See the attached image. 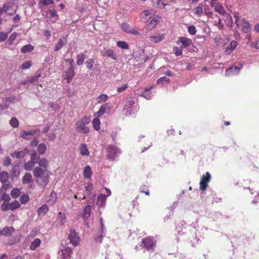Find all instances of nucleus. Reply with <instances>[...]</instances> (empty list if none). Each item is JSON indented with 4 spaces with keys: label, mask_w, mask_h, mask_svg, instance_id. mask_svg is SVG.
Instances as JSON below:
<instances>
[{
    "label": "nucleus",
    "mask_w": 259,
    "mask_h": 259,
    "mask_svg": "<svg viewBox=\"0 0 259 259\" xmlns=\"http://www.w3.org/2000/svg\"><path fill=\"white\" fill-rule=\"evenodd\" d=\"M186 223L183 221L176 226V230L179 236L186 235L185 239L190 242L192 247H195L201 242L200 239L197 237L196 230L194 233L188 231L186 226Z\"/></svg>",
    "instance_id": "1"
},
{
    "label": "nucleus",
    "mask_w": 259,
    "mask_h": 259,
    "mask_svg": "<svg viewBox=\"0 0 259 259\" xmlns=\"http://www.w3.org/2000/svg\"><path fill=\"white\" fill-rule=\"evenodd\" d=\"M33 174L35 178L37 185L41 189H45L50 181L51 172L49 169H41L36 167L33 170Z\"/></svg>",
    "instance_id": "2"
},
{
    "label": "nucleus",
    "mask_w": 259,
    "mask_h": 259,
    "mask_svg": "<svg viewBox=\"0 0 259 259\" xmlns=\"http://www.w3.org/2000/svg\"><path fill=\"white\" fill-rule=\"evenodd\" d=\"M73 248L70 246V243H68V240L62 241L58 251V259H71Z\"/></svg>",
    "instance_id": "3"
},
{
    "label": "nucleus",
    "mask_w": 259,
    "mask_h": 259,
    "mask_svg": "<svg viewBox=\"0 0 259 259\" xmlns=\"http://www.w3.org/2000/svg\"><path fill=\"white\" fill-rule=\"evenodd\" d=\"M140 245L147 251L153 252L156 246V241L153 237H146L142 239Z\"/></svg>",
    "instance_id": "4"
},
{
    "label": "nucleus",
    "mask_w": 259,
    "mask_h": 259,
    "mask_svg": "<svg viewBox=\"0 0 259 259\" xmlns=\"http://www.w3.org/2000/svg\"><path fill=\"white\" fill-rule=\"evenodd\" d=\"M138 104L134 100H128L126 101L123 109L125 111L126 115H130L134 114L138 110Z\"/></svg>",
    "instance_id": "5"
},
{
    "label": "nucleus",
    "mask_w": 259,
    "mask_h": 259,
    "mask_svg": "<svg viewBox=\"0 0 259 259\" xmlns=\"http://www.w3.org/2000/svg\"><path fill=\"white\" fill-rule=\"evenodd\" d=\"M121 150L114 145H110L108 146L107 150V156L108 159L114 160L116 157L121 154Z\"/></svg>",
    "instance_id": "6"
},
{
    "label": "nucleus",
    "mask_w": 259,
    "mask_h": 259,
    "mask_svg": "<svg viewBox=\"0 0 259 259\" xmlns=\"http://www.w3.org/2000/svg\"><path fill=\"white\" fill-rule=\"evenodd\" d=\"M211 179V175L208 172H206L205 175H203L201 178L200 182V189L202 191L201 195L204 194V191L208 187V183Z\"/></svg>",
    "instance_id": "7"
},
{
    "label": "nucleus",
    "mask_w": 259,
    "mask_h": 259,
    "mask_svg": "<svg viewBox=\"0 0 259 259\" xmlns=\"http://www.w3.org/2000/svg\"><path fill=\"white\" fill-rule=\"evenodd\" d=\"M68 243H70V246L74 247L77 246L79 242V237L74 230H71L69 235Z\"/></svg>",
    "instance_id": "8"
},
{
    "label": "nucleus",
    "mask_w": 259,
    "mask_h": 259,
    "mask_svg": "<svg viewBox=\"0 0 259 259\" xmlns=\"http://www.w3.org/2000/svg\"><path fill=\"white\" fill-rule=\"evenodd\" d=\"M40 130L38 128L29 131L22 130L20 132V136L21 138L26 140L30 139V136H33L35 135H39Z\"/></svg>",
    "instance_id": "9"
},
{
    "label": "nucleus",
    "mask_w": 259,
    "mask_h": 259,
    "mask_svg": "<svg viewBox=\"0 0 259 259\" xmlns=\"http://www.w3.org/2000/svg\"><path fill=\"white\" fill-rule=\"evenodd\" d=\"M242 68V65H240V66H238L235 65H233L226 70L225 76H230L238 75Z\"/></svg>",
    "instance_id": "10"
},
{
    "label": "nucleus",
    "mask_w": 259,
    "mask_h": 259,
    "mask_svg": "<svg viewBox=\"0 0 259 259\" xmlns=\"http://www.w3.org/2000/svg\"><path fill=\"white\" fill-rule=\"evenodd\" d=\"M122 29L126 33L138 35L139 34V31L135 28L132 27L126 23H123L121 25Z\"/></svg>",
    "instance_id": "11"
},
{
    "label": "nucleus",
    "mask_w": 259,
    "mask_h": 259,
    "mask_svg": "<svg viewBox=\"0 0 259 259\" xmlns=\"http://www.w3.org/2000/svg\"><path fill=\"white\" fill-rule=\"evenodd\" d=\"M153 14L151 10H145L142 11L140 14L141 22H147L153 18Z\"/></svg>",
    "instance_id": "12"
},
{
    "label": "nucleus",
    "mask_w": 259,
    "mask_h": 259,
    "mask_svg": "<svg viewBox=\"0 0 259 259\" xmlns=\"http://www.w3.org/2000/svg\"><path fill=\"white\" fill-rule=\"evenodd\" d=\"M160 20V17L158 16H154L151 20L145 25L147 30L150 31L154 28Z\"/></svg>",
    "instance_id": "13"
},
{
    "label": "nucleus",
    "mask_w": 259,
    "mask_h": 259,
    "mask_svg": "<svg viewBox=\"0 0 259 259\" xmlns=\"http://www.w3.org/2000/svg\"><path fill=\"white\" fill-rule=\"evenodd\" d=\"M85 125L79 121H77L75 125L76 131L84 134H88L90 132V130Z\"/></svg>",
    "instance_id": "14"
},
{
    "label": "nucleus",
    "mask_w": 259,
    "mask_h": 259,
    "mask_svg": "<svg viewBox=\"0 0 259 259\" xmlns=\"http://www.w3.org/2000/svg\"><path fill=\"white\" fill-rule=\"evenodd\" d=\"M110 106L109 103H104L102 104L98 112L94 114L95 117H100L103 115L107 110H110Z\"/></svg>",
    "instance_id": "15"
},
{
    "label": "nucleus",
    "mask_w": 259,
    "mask_h": 259,
    "mask_svg": "<svg viewBox=\"0 0 259 259\" xmlns=\"http://www.w3.org/2000/svg\"><path fill=\"white\" fill-rule=\"evenodd\" d=\"M215 12L222 15L223 16H227L228 17H230L231 19V24L233 23V20L231 15L229 14H228L226 11L225 10L224 8L223 7L222 5L220 4H217V5L214 8Z\"/></svg>",
    "instance_id": "16"
},
{
    "label": "nucleus",
    "mask_w": 259,
    "mask_h": 259,
    "mask_svg": "<svg viewBox=\"0 0 259 259\" xmlns=\"http://www.w3.org/2000/svg\"><path fill=\"white\" fill-rule=\"evenodd\" d=\"M28 150L27 148H25L21 151H15L14 152L11 154V156L12 157H15L16 158H23L28 153Z\"/></svg>",
    "instance_id": "17"
},
{
    "label": "nucleus",
    "mask_w": 259,
    "mask_h": 259,
    "mask_svg": "<svg viewBox=\"0 0 259 259\" xmlns=\"http://www.w3.org/2000/svg\"><path fill=\"white\" fill-rule=\"evenodd\" d=\"M155 88V86H151L148 88H146L144 90V92L140 95L141 97H143L146 100H151L152 97L154 96L151 90Z\"/></svg>",
    "instance_id": "18"
},
{
    "label": "nucleus",
    "mask_w": 259,
    "mask_h": 259,
    "mask_svg": "<svg viewBox=\"0 0 259 259\" xmlns=\"http://www.w3.org/2000/svg\"><path fill=\"white\" fill-rule=\"evenodd\" d=\"M14 231V228L12 227H5L0 231V235L6 237H10Z\"/></svg>",
    "instance_id": "19"
},
{
    "label": "nucleus",
    "mask_w": 259,
    "mask_h": 259,
    "mask_svg": "<svg viewBox=\"0 0 259 259\" xmlns=\"http://www.w3.org/2000/svg\"><path fill=\"white\" fill-rule=\"evenodd\" d=\"M107 198V196L105 194H100L97 197V200L96 202L97 205L99 207L104 206L106 204Z\"/></svg>",
    "instance_id": "20"
},
{
    "label": "nucleus",
    "mask_w": 259,
    "mask_h": 259,
    "mask_svg": "<svg viewBox=\"0 0 259 259\" xmlns=\"http://www.w3.org/2000/svg\"><path fill=\"white\" fill-rule=\"evenodd\" d=\"M80 154L82 156H88L90 155V151L85 143L80 144L79 147Z\"/></svg>",
    "instance_id": "21"
},
{
    "label": "nucleus",
    "mask_w": 259,
    "mask_h": 259,
    "mask_svg": "<svg viewBox=\"0 0 259 259\" xmlns=\"http://www.w3.org/2000/svg\"><path fill=\"white\" fill-rule=\"evenodd\" d=\"M237 42L236 40H232L225 49V53L230 54L237 47Z\"/></svg>",
    "instance_id": "22"
},
{
    "label": "nucleus",
    "mask_w": 259,
    "mask_h": 259,
    "mask_svg": "<svg viewBox=\"0 0 259 259\" xmlns=\"http://www.w3.org/2000/svg\"><path fill=\"white\" fill-rule=\"evenodd\" d=\"M22 183L24 185L33 183L32 176L30 173L26 172L22 178Z\"/></svg>",
    "instance_id": "23"
},
{
    "label": "nucleus",
    "mask_w": 259,
    "mask_h": 259,
    "mask_svg": "<svg viewBox=\"0 0 259 259\" xmlns=\"http://www.w3.org/2000/svg\"><path fill=\"white\" fill-rule=\"evenodd\" d=\"M242 31L243 33H247L250 30V25L249 23L246 21L244 19L242 20Z\"/></svg>",
    "instance_id": "24"
},
{
    "label": "nucleus",
    "mask_w": 259,
    "mask_h": 259,
    "mask_svg": "<svg viewBox=\"0 0 259 259\" xmlns=\"http://www.w3.org/2000/svg\"><path fill=\"white\" fill-rule=\"evenodd\" d=\"M67 39L66 37H63V38H59L58 41V43L55 47V51L57 52L64 45L66 42Z\"/></svg>",
    "instance_id": "25"
},
{
    "label": "nucleus",
    "mask_w": 259,
    "mask_h": 259,
    "mask_svg": "<svg viewBox=\"0 0 259 259\" xmlns=\"http://www.w3.org/2000/svg\"><path fill=\"white\" fill-rule=\"evenodd\" d=\"M153 6L155 8L163 9L167 5L164 2H161V0H152V1Z\"/></svg>",
    "instance_id": "26"
},
{
    "label": "nucleus",
    "mask_w": 259,
    "mask_h": 259,
    "mask_svg": "<svg viewBox=\"0 0 259 259\" xmlns=\"http://www.w3.org/2000/svg\"><path fill=\"white\" fill-rule=\"evenodd\" d=\"M83 176L85 179H90L92 176V171L90 166L87 165L84 167Z\"/></svg>",
    "instance_id": "27"
},
{
    "label": "nucleus",
    "mask_w": 259,
    "mask_h": 259,
    "mask_svg": "<svg viewBox=\"0 0 259 259\" xmlns=\"http://www.w3.org/2000/svg\"><path fill=\"white\" fill-rule=\"evenodd\" d=\"M39 154L35 150H32L30 154V160L32 161L35 164L37 163L40 158Z\"/></svg>",
    "instance_id": "28"
},
{
    "label": "nucleus",
    "mask_w": 259,
    "mask_h": 259,
    "mask_svg": "<svg viewBox=\"0 0 259 259\" xmlns=\"http://www.w3.org/2000/svg\"><path fill=\"white\" fill-rule=\"evenodd\" d=\"M91 206L90 205H87L82 211V217L84 219L87 220L91 215Z\"/></svg>",
    "instance_id": "29"
},
{
    "label": "nucleus",
    "mask_w": 259,
    "mask_h": 259,
    "mask_svg": "<svg viewBox=\"0 0 259 259\" xmlns=\"http://www.w3.org/2000/svg\"><path fill=\"white\" fill-rule=\"evenodd\" d=\"M179 40L184 47H189L192 44V40L186 37H180Z\"/></svg>",
    "instance_id": "30"
},
{
    "label": "nucleus",
    "mask_w": 259,
    "mask_h": 259,
    "mask_svg": "<svg viewBox=\"0 0 259 259\" xmlns=\"http://www.w3.org/2000/svg\"><path fill=\"white\" fill-rule=\"evenodd\" d=\"M10 177L12 179H13L15 177H18L20 174V172L19 170V167H16L12 168L11 170L10 171Z\"/></svg>",
    "instance_id": "31"
},
{
    "label": "nucleus",
    "mask_w": 259,
    "mask_h": 259,
    "mask_svg": "<svg viewBox=\"0 0 259 259\" xmlns=\"http://www.w3.org/2000/svg\"><path fill=\"white\" fill-rule=\"evenodd\" d=\"M93 189V185L91 183L88 184V185L85 187L84 194L82 199H84L88 195H90Z\"/></svg>",
    "instance_id": "32"
},
{
    "label": "nucleus",
    "mask_w": 259,
    "mask_h": 259,
    "mask_svg": "<svg viewBox=\"0 0 259 259\" xmlns=\"http://www.w3.org/2000/svg\"><path fill=\"white\" fill-rule=\"evenodd\" d=\"M34 46L31 44H28L23 46L21 49V51L23 54H26L32 51L34 49Z\"/></svg>",
    "instance_id": "33"
},
{
    "label": "nucleus",
    "mask_w": 259,
    "mask_h": 259,
    "mask_svg": "<svg viewBox=\"0 0 259 259\" xmlns=\"http://www.w3.org/2000/svg\"><path fill=\"white\" fill-rule=\"evenodd\" d=\"M9 174L6 171H3L0 173V181L2 184L8 182Z\"/></svg>",
    "instance_id": "34"
},
{
    "label": "nucleus",
    "mask_w": 259,
    "mask_h": 259,
    "mask_svg": "<svg viewBox=\"0 0 259 259\" xmlns=\"http://www.w3.org/2000/svg\"><path fill=\"white\" fill-rule=\"evenodd\" d=\"M85 59V55L83 53H81L78 54L76 57V63L77 65L80 66L82 65Z\"/></svg>",
    "instance_id": "35"
},
{
    "label": "nucleus",
    "mask_w": 259,
    "mask_h": 259,
    "mask_svg": "<svg viewBox=\"0 0 259 259\" xmlns=\"http://www.w3.org/2000/svg\"><path fill=\"white\" fill-rule=\"evenodd\" d=\"M48 210H49V207H48V205L46 204H44L38 208L37 213L39 215H45L48 212Z\"/></svg>",
    "instance_id": "36"
},
{
    "label": "nucleus",
    "mask_w": 259,
    "mask_h": 259,
    "mask_svg": "<svg viewBox=\"0 0 259 259\" xmlns=\"http://www.w3.org/2000/svg\"><path fill=\"white\" fill-rule=\"evenodd\" d=\"M34 165L35 163L30 160L24 163V168L27 171H31L34 168Z\"/></svg>",
    "instance_id": "37"
},
{
    "label": "nucleus",
    "mask_w": 259,
    "mask_h": 259,
    "mask_svg": "<svg viewBox=\"0 0 259 259\" xmlns=\"http://www.w3.org/2000/svg\"><path fill=\"white\" fill-rule=\"evenodd\" d=\"M109 99V96L107 94H102L97 98L98 103L101 104L106 102Z\"/></svg>",
    "instance_id": "38"
},
{
    "label": "nucleus",
    "mask_w": 259,
    "mask_h": 259,
    "mask_svg": "<svg viewBox=\"0 0 259 259\" xmlns=\"http://www.w3.org/2000/svg\"><path fill=\"white\" fill-rule=\"evenodd\" d=\"M38 164V165L39 167H41V169H48V160L46 158H42L40 159L38 161V162L37 163Z\"/></svg>",
    "instance_id": "39"
},
{
    "label": "nucleus",
    "mask_w": 259,
    "mask_h": 259,
    "mask_svg": "<svg viewBox=\"0 0 259 259\" xmlns=\"http://www.w3.org/2000/svg\"><path fill=\"white\" fill-rule=\"evenodd\" d=\"M41 241L38 238L35 239L31 243L30 245V249L32 250H34L39 246Z\"/></svg>",
    "instance_id": "40"
},
{
    "label": "nucleus",
    "mask_w": 259,
    "mask_h": 259,
    "mask_svg": "<svg viewBox=\"0 0 259 259\" xmlns=\"http://www.w3.org/2000/svg\"><path fill=\"white\" fill-rule=\"evenodd\" d=\"M57 199V193L55 191H52L50 196L48 202L50 204L53 205L56 203Z\"/></svg>",
    "instance_id": "41"
},
{
    "label": "nucleus",
    "mask_w": 259,
    "mask_h": 259,
    "mask_svg": "<svg viewBox=\"0 0 259 259\" xmlns=\"http://www.w3.org/2000/svg\"><path fill=\"white\" fill-rule=\"evenodd\" d=\"M104 56L110 57L115 60L117 59V57L116 55L114 54V51L111 49L107 50L104 54Z\"/></svg>",
    "instance_id": "42"
},
{
    "label": "nucleus",
    "mask_w": 259,
    "mask_h": 259,
    "mask_svg": "<svg viewBox=\"0 0 259 259\" xmlns=\"http://www.w3.org/2000/svg\"><path fill=\"white\" fill-rule=\"evenodd\" d=\"M99 117H97L95 118L93 121L92 124L93 127L96 131H99L100 128V123L101 122L100 121V119L98 118Z\"/></svg>",
    "instance_id": "43"
},
{
    "label": "nucleus",
    "mask_w": 259,
    "mask_h": 259,
    "mask_svg": "<svg viewBox=\"0 0 259 259\" xmlns=\"http://www.w3.org/2000/svg\"><path fill=\"white\" fill-rule=\"evenodd\" d=\"M9 123L13 128H17L19 126V121L18 119L15 117H13L9 121Z\"/></svg>",
    "instance_id": "44"
},
{
    "label": "nucleus",
    "mask_w": 259,
    "mask_h": 259,
    "mask_svg": "<svg viewBox=\"0 0 259 259\" xmlns=\"http://www.w3.org/2000/svg\"><path fill=\"white\" fill-rule=\"evenodd\" d=\"M160 71L162 74L168 76H173L174 73H172L167 67H163L160 68Z\"/></svg>",
    "instance_id": "45"
},
{
    "label": "nucleus",
    "mask_w": 259,
    "mask_h": 259,
    "mask_svg": "<svg viewBox=\"0 0 259 259\" xmlns=\"http://www.w3.org/2000/svg\"><path fill=\"white\" fill-rule=\"evenodd\" d=\"M47 149L46 145L44 143H40L38 145L37 151L39 154H44Z\"/></svg>",
    "instance_id": "46"
},
{
    "label": "nucleus",
    "mask_w": 259,
    "mask_h": 259,
    "mask_svg": "<svg viewBox=\"0 0 259 259\" xmlns=\"http://www.w3.org/2000/svg\"><path fill=\"white\" fill-rule=\"evenodd\" d=\"M106 233H103L100 232L99 234H97L95 238V241L96 242L98 243H101L103 238L105 236Z\"/></svg>",
    "instance_id": "47"
},
{
    "label": "nucleus",
    "mask_w": 259,
    "mask_h": 259,
    "mask_svg": "<svg viewBox=\"0 0 259 259\" xmlns=\"http://www.w3.org/2000/svg\"><path fill=\"white\" fill-rule=\"evenodd\" d=\"M21 191L18 188H14L11 192V195L13 198H18L20 195Z\"/></svg>",
    "instance_id": "48"
},
{
    "label": "nucleus",
    "mask_w": 259,
    "mask_h": 259,
    "mask_svg": "<svg viewBox=\"0 0 259 259\" xmlns=\"http://www.w3.org/2000/svg\"><path fill=\"white\" fill-rule=\"evenodd\" d=\"M20 207V204L17 200H15L14 201L9 203V208L12 210H14L17 208H19Z\"/></svg>",
    "instance_id": "49"
},
{
    "label": "nucleus",
    "mask_w": 259,
    "mask_h": 259,
    "mask_svg": "<svg viewBox=\"0 0 259 259\" xmlns=\"http://www.w3.org/2000/svg\"><path fill=\"white\" fill-rule=\"evenodd\" d=\"M193 13L198 17H200L203 13V9L201 6H197L193 10Z\"/></svg>",
    "instance_id": "50"
},
{
    "label": "nucleus",
    "mask_w": 259,
    "mask_h": 259,
    "mask_svg": "<svg viewBox=\"0 0 259 259\" xmlns=\"http://www.w3.org/2000/svg\"><path fill=\"white\" fill-rule=\"evenodd\" d=\"M170 82V79L165 76L161 77L157 80V84L163 85Z\"/></svg>",
    "instance_id": "51"
},
{
    "label": "nucleus",
    "mask_w": 259,
    "mask_h": 259,
    "mask_svg": "<svg viewBox=\"0 0 259 259\" xmlns=\"http://www.w3.org/2000/svg\"><path fill=\"white\" fill-rule=\"evenodd\" d=\"M57 220L61 222V225H63L66 220V215L64 213L59 212L57 215Z\"/></svg>",
    "instance_id": "52"
},
{
    "label": "nucleus",
    "mask_w": 259,
    "mask_h": 259,
    "mask_svg": "<svg viewBox=\"0 0 259 259\" xmlns=\"http://www.w3.org/2000/svg\"><path fill=\"white\" fill-rule=\"evenodd\" d=\"M169 256V259H185V257L179 252H177L175 254H170Z\"/></svg>",
    "instance_id": "53"
},
{
    "label": "nucleus",
    "mask_w": 259,
    "mask_h": 259,
    "mask_svg": "<svg viewBox=\"0 0 259 259\" xmlns=\"http://www.w3.org/2000/svg\"><path fill=\"white\" fill-rule=\"evenodd\" d=\"M3 184V186L0 189V193L5 192L7 190L11 188V185L10 182H8V183L6 182Z\"/></svg>",
    "instance_id": "54"
},
{
    "label": "nucleus",
    "mask_w": 259,
    "mask_h": 259,
    "mask_svg": "<svg viewBox=\"0 0 259 259\" xmlns=\"http://www.w3.org/2000/svg\"><path fill=\"white\" fill-rule=\"evenodd\" d=\"M117 46L123 49H127L128 48V45L124 41H119L117 42Z\"/></svg>",
    "instance_id": "55"
},
{
    "label": "nucleus",
    "mask_w": 259,
    "mask_h": 259,
    "mask_svg": "<svg viewBox=\"0 0 259 259\" xmlns=\"http://www.w3.org/2000/svg\"><path fill=\"white\" fill-rule=\"evenodd\" d=\"M29 199V197L27 194H23L20 198V201L22 204L26 203Z\"/></svg>",
    "instance_id": "56"
},
{
    "label": "nucleus",
    "mask_w": 259,
    "mask_h": 259,
    "mask_svg": "<svg viewBox=\"0 0 259 259\" xmlns=\"http://www.w3.org/2000/svg\"><path fill=\"white\" fill-rule=\"evenodd\" d=\"M40 77V74L28 78V81L30 83H34L38 81V78Z\"/></svg>",
    "instance_id": "57"
},
{
    "label": "nucleus",
    "mask_w": 259,
    "mask_h": 259,
    "mask_svg": "<svg viewBox=\"0 0 259 259\" xmlns=\"http://www.w3.org/2000/svg\"><path fill=\"white\" fill-rule=\"evenodd\" d=\"M215 16L218 18L217 21H215L214 24L219 27L220 29H222L223 28V24L222 23V20L218 15H215Z\"/></svg>",
    "instance_id": "58"
},
{
    "label": "nucleus",
    "mask_w": 259,
    "mask_h": 259,
    "mask_svg": "<svg viewBox=\"0 0 259 259\" xmlns=\"http://www.w3.org/2000/svg\"><path fill=\"white\" fill-rule=\"evenodd\" d=\"M94 60L93 59H89L85 62V65L88 69H91L93 66Z\"/></svg>",
    "instance_id": "59"
},
{
    "label": "nucleus",
    "mask_w": 259,
    "mask_h": 259,
    "mask_svg": "<svg viewBox=\"0 0 259 259\" xmlns=\"http://www.w3.org/2000/svg\"><path fill=\"white\" fill-rule=\"evenodd\" d=\"M17 33L16 32H13L12 34L10 35V37L9 38L8 41V44L10 45H12L13 44L14 40L17 37Z\"/></svg>",
    "instance_id": "60"
},
{
    "label": "nucleus",
    "mask_w": 259,
    "mask_h": 259,
    "mask_svg": "<svg viewBox=\"0 0 259 259\" xmlns=\"http://www.w3.org/2000/svg\"><path fill=\"white\" fill-rule=\"evenodd\" d=\"M2 195L1 197V200L4 201L6 202H8L10 200V197L9 194L5 192L1 193Z\"/></svg>",
    "instance_id": "61"
},
{
    "label": "nucleus",
    "mask_w": 259,
    "mask_h": 259,
    "mask_svg": "<svg viewBox=\"0 0 259 259\" xmlns=\"http://www.w3.org/2000/svg\"><path fill=\"white\" fill-rule=\"evenodd\" d=\"M78 121L83 124H87L90 123L91 119L89 116H84L82 118H81Z\"/></svg>",
    "instance_id": "62"
},
{
    "label": "nucleus",
    "mask_w": 259,
    "mask_h": 259,
    "mask_svg": "<svg viewBox=\"0 0 259 259\" xmlns=\"http://www.w3.org/2000/svg\"><path fill=\"white\" fill-rule=\"evenodd\" d=\"M31 65H32V64H31V62L25 61V62H23V64H22L21 68L23 70L27 69L31 67Z\"/></svg>",
    "instance_id": "63"
},
{
    "label": "nucleus",
    "mask_w": 259,
    "mask_h": 259,
    "mask_svg": "<svg viewBox=\"0 0 259 259\" xmlns=\"http://www.w3.org/2000/svg\"><path fill=\"white\" fill-rule=\"evenodd\" d=\"M174 51L177 56H181L182 54V47H174Z\"/></svg>",
    "instance_id": "64"
}]
</instances>
